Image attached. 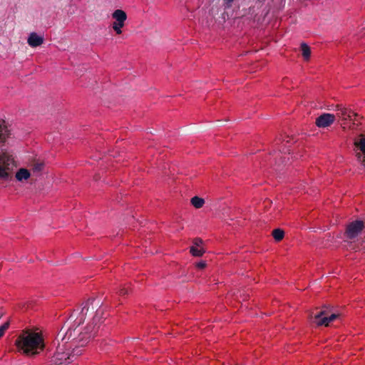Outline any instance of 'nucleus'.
Segmentation results:
<instances>
[{"instance_id": "nucleus-1", "label": "nucleus", "mask_w": 365, "mask_h": 365, "mask_svg": "<svg viewBox=\"0 0 365 365\" xmlns=\"http://www.w3.org/2000/svg\"><path fill=\"white\" fill-rule=\"evenodd\" d=\"M14 344L20 353L27 356L39 354L46 346L42 332L34 329L23 330L18 335Z\"/></svg>"}, {"instance_id": "nucleus-19", "label": "nucleus", "mask_w": 365, "mask_h": 365, "mask_svg": "<svg viewBox=\"0 0 365 365\" xmlns=\"http://www.w3.org/2000/svg\"><path fill=\"white\" fill-rule=\"evenodd\" d=\"M130 291V289L129 287H123L120 289L118 292H119L120 295H125V294H128Z\"/></svg>"}, {"instance_id": "nucleus-12", "label": "nucleus", "mask_w": 365, "mask_h": 365, "mask_svg": "<svg viewBox=\"0 0 365 365\" xmlns=\"http://www.w3.org/2000/svg\"><path fill=\"white\" fill-rule=\"evenodd\" d=\"M43 37L38 36L36 33H31L28 38V43L31 47L39 46L43 43Z\"/></svg>"}, {"instance_id": "nucleus-8", "label": "nucleus", "mask_w": 365, "mask_h": 365, "mask_svg": "<svg viewBox=\"0 0 365 365\" xmlns=\"http://www.w3.org/2000/svg\"><path fill=\"white\" fill-rule=\"evenodd\" d=\"M364 227V223L363 221L355 220L346 226L345 234L348 238L354 239L361 232Z\"/></svg>"}, {"instance_id": "nucleus-15", "label": "nucleus", "mask_w": 365, "mask_h": 365, "mask_svg": "<svg viewBox=\"0 0 365 365\" xmlns=\"http://www.w3.org/2000/svg\"><path fill=\"white\" fill-rule=\"evenodd\" d=\"M44 166L45 165L43 162L37 160L32 163L31 169L30 171L32 172L33 173H39L43 170Z\"/></svg>"}, {"instance_id": "nucleus-18", "label": "nucleus", "mask_w": 365, "mask_h": 365, "mask_svg": "<svg viewBox=\"0 0 365 365\" xmlns=\"http://www.w3.org/2000/svg\"><path fill=\"white\" fill-rule=\"evenodd\" d=\"M195 266L198 269H203L207 267V263L205 261H200L195 263Z\"/></svg>"}, {"instance_id": "nucleus-3", "label": "nucleus", "mask_w": 365, "mask_h": 365, "mask_svg": "<svg viewBox=\"0 0 365 365\" xmlns=\"http://www.w3.org/2000/svg\"><path fill=\"white\" fill-rule=\"evenodd\" d=\"M336 108V113L335 115L341 122L342 128L344 129H354V126L359 123V115L342 105H337Z\"/></svg>"}, {"instance_id": "nucleus-6", "label": "nucleus", "mask_w": 365, "mask_h": 365, "mask_svg": "<svg viewBox=\"0 0 365 365\" xmlns=\"http://www.w3.org/2000/svg\"><path fill=\"white\" fill-rule=\"evenodd\" d=\"M112 17L115 20L112 26L113 30L117 34H121L122 28L125 26L127 19L126 13L121 9H117L112 14Z\"/></svg>"}, {"instance_id": "nucleus-2", "label": "nucleus", "mask_w": 365, "mask_h": 365, "mask_svg": "<svg viewBox=\"0 0 365 365\" xmlns=\"http://www.w3.org/2000/svg\"><path fill=\"white\" fill-rule=\"evenodd\" d=\"M18 167V160L14 154L6 149L0 151V182L12 179L14 170Z\"/></svg>"}, {"instance_id": "nucleus-14", "label": "nucleus", "mask_w": 365, "mask_h": 365, "mask_svg": "<svg viewBox=\"0 0 365 365\" xmlns=\"http://www.w3.org/2000/svg\"><path fill=\"white\" fill-rule=\"evenodd\" d=\"M191 205L196 209L202 207L205 205V200L198 196H194L190 199Z\"/></svg>"}, {"instance_id": "nucleus-10", "label": "nucleus", "mask_w": 365, "mask_h": 365, "mask_svg": "<svg viewBox=\"0 0 365 365\" xmlns=\"http://www.w3.org/2000/svg\"><path fill=\"white\" fill-rule=\"evenodd\" d=\"M192 245L190 247V253L193 257H202L205 253L202 240L195 237L192 240Z\"/></svg>"}, {"instance_id": "nucleus-13", "label": "nucleus", "mask_w": 365, "mask_h": 365, "mask_svg": "<svg viewBox=\"0 0 365 365\" xmlns=\"http://www.w3.org/2000/svg\"><path fill=\"white\" fill-rule=\"evenodd\" d=\"M302 55L304 58V60L306 61H309L311 57V49L310 47L305 43H301L300 46Z\"/></svg>"}, {"instance_id": "nucleus-4", "label": "nucleus", "mask_w": 365, "mask_h": 365, "mask_svg": "<svg viewBox=\"0 0 365 365\" xmlns=\"http://www.w3.org/2000/svg\"><path fill=\"white\" fill-rule=\"evenodd\" d=\"M339 317V314H330L327 308L316 309L310 314V319L318 326H329V323Z\"/></svg>"}, {"instance_id": "nucleus-17", "label": "nucleus", "mask_w": 365, "mask_h": 365, "mask_svg": "<svg viewBox=\"0 0 365 365\" xmlns=\"http://www.w3.org/2000/svg\"><path fill=\"white\" fill-rule=\"evenodd\" d=\"M9 324H10L9 322H6L4 324H3L1 326H0V338H1L4 335L6 331L9 327Z\"/></svg>"}, {"instance_id": "nucleus-20", "label": "nucleus", "mask_w": 365, "mask_h": 365, "mask_svg": "<svg viewBox=\"0 0 365 365\" xmlns=\"http://www.w3.org/2000/svg\"><path fill=\"white\" fill-rule=\"evenodd\" d=\"M234 0H224V3L227 7H230Z\"/></svg>"}, {"instance_id": "nucleus-7", "label": "nucleus", "mask_w": 365, "mask_h": 365, "mask_svg": "<svg viewBox=\"0 0 365 365\" xmlns=\"http://www.w3.org/2000/svg\"><path fill=\"white\" fill-rule=\"evenodd\" d=\"M13 135L11 124L5 119L0 118V146L6 145Z\"/></svg>"}, {"instance_id": "nucleus-9", "label": "nucleus", "mask_w": 365, "mask_h": 365, "mask_svg": "<svg viewBox=\"0 0 365 365\" xmlns=\"http://www.w3.org/2000/svg\"><path fill=\"white\" fill-rule=\"evenodd\" d=\"M336 120V115L331 113H323L315 120V124L318 128H325L331 125Z\"/></svg>"}, {"instance_id": "nucleus-5", "label": "nucleus", "mask_w": 365, "mask_h": 365, "mask_svg": "<svg viewBox=\"0 0 365 365\" xmlns=\"http://www.w3.org/2000/svg\"><path fill=\"white\" fill-rule=\"evenodd\" d=\"M354 146L357 160L365 167V133H361L354 138Z\"/></svg>"}, {"instance_id": "nucleus-16", "label": "nucleus", "mask_w": 365, "mask_h": 365, "mask_svg": "<svg viewBox=\"0 0 365 365\" xmlns=\"http://www.w3.org/2000/svg\"><path fill=\"white\" fill-rule=\"evenodd\" d=\"M272 235L276 241L279 242L284 238V232L281 229H274L272 232Z\"/></svg>"}, {"instance_id": "nucleus-11", "label": "nucleus", "mask_w": 365, "mask_h": 365, "mask_svg": "<svg viewBox=\"0 0 365 365\" xmlns=\"http://www.w3.org/2000/svg\"><path fill=\"white\" fill-rule=\"evenodd\" d=\"M31 176V172L24 168H21L15 173V179L17 182H27L28 180Z\"/></svg>"}]
</instances>
